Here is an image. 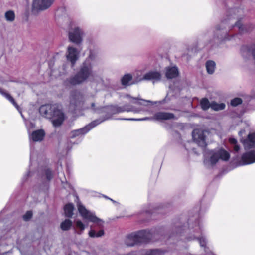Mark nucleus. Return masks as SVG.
Returning <instances> with one entry per match:
<instances>
[{
  "mask_svg": "<svg viewBox=\"0 0 255 255\" xmlns=\"http://www.w3.org/2000/svg\"><path fill=\"white\" fill-rule=\"evenodd\" d=\"M76 199H77V200H78V199H79L78 197H76Z\"/></svg>",
  "mask_w": 255,
  "mask_h": 255,
  "instance_id": "3c124183",
  "label": "nucleus"
},
{
  "mask_svg": "<svg viewBox=\"0 0 255 255\" xmlns=\"http://www.w3.org/2000/svg\"><path fill=\"white\" fill-rule=\"evenodd\" d=\"M154 117L157 120H167L174 119L175 115L171 113L159 112L155 114Z\"/></svg>",
  "mask_w": 255,
  "mask_h": 255,
  "instance_id": "412c9836",
  "label": "nucleus"
},
{
  "mask_svg": "<svg viewBox=\"0 0 255 255\" xmlns=\"http://www.w3.org/2000/svg\"><path fill=\"white\" fill-rule=\"evenodd\" d=\"M245 150H250L255 147V133H251L246 139L242 141Z\"/></svg>",
  "mask_w": 255,
  "mask_h": 255,
  "instance_id": "a211bd4d",
  "label": "nucleus"
},
{
  "mask_svg": "<svg viewBox=\"0 0 255 255\" xmlns=\"http://www.w3.org/2000/svg\"><path fill=\"white\" fill-rule=\"evenodd\" d=\"M165 70V75L168 79L175 78L179 74L178 69L176 66L167 67Z\"/></svg>",
  "mask_w": 255,
  "mask_h": 255,
  "instance_id": "4be33fe9",
  "label": "nucleus"
},
{
  "mask_svg": "<svg viewBox=\"0 0 255 255\" xmlns=\"http://www.w3.org/2000/svg\"><path fill=\"white\" fill-rule=\"evenodd\" d=\"M41 174V178L45 184H46L53 178V172L49 168H45L42 170Z\"/></svg>",
  "mask_w": 255,
  "mask_h": 255,
  "instance_id": "5701e85b",
  "label": "nucleus"
},
{
  "mask_svg": "<svg viewBox=\"0 0 255 255\" xmlns=\"http://www.w3.org/2000/svg\"><path fill=\"white\" fill-rule=\"evenodd\" d=\"M177 223L175 225L176 233H173L168 236L166 242L167 244L174 243V241L178 239H185L187 241L197 240L200 246L204 249V255H214L208 251L206 247L207 239L205 236V230L203 223L198 219V215L188 219V227Z\"/></svg>",
  "mask_w": 255,
  "mask_h": 255,
  "instance_id": "f03ea898",
  "label": "nucleus"
},
{
  "mask_svg": "<svg viewBox=\"0 0 255 255\" xmlns=\"http://www.w3.org/2000/svg\"><path fill=\"white\" fill-rule=\"evenodd\" d=\"M63 69L65 70V68H66V66L65 65H63Z\"/></svg>",
  "mask_w": 255,
  "mask_h": 255,
  "instance_id": "49530a36",
  "label": "nucleus"
},
{
  "mask_svg": "<svg viewBox=\"0 0 255 255\" xmlns=\"http://www.w3.org/2000/svg\"><path fill=\"white\" fill-rule=\"evenodd\" d=\"M207 161V159H206L205 160H204V162H206Z\"/></svg>",
  "mask_w": 255,
  "mask_h": 255,
  "instance_id": "8fccbe9b",
  "label": "nucleus"
},
{
  "mask_svg": "<svg viewBox=\"0 0 255 255\" xmlns=\"http://www.w3.org/2000/svg\"><path fill=\"white\" fill-rule=\"evenodd\" d=\"M30 125H31V126H33V125L32 123H30Z\"/></svg>",
  "mask_w": 255,
  "mask_h": 255,
  "instance_id": "09e8293b",
  "label": "nucleus"
},
{
  "mask_svg": "<svg viewBox=\"0 0 255 255\" xmlns=\"http://www.w3.org/2000/svg\"><path fill=\"white\" fill-rule=\"evenodd\" d=\"M242 103V100L240 98H235L231 101V105L236 107Z\"/></svg>",
  "mask_w": 255,
  "mask_h": 255,
  "instance_id": "c9c22d12",
  "label": "nucleus"
},
{
  "mask_svg": "<svg viewBox=\"0 0 255 255\" xmlns=\"http://www.w3.org/2000/svg\"><path fill=\"white\" fill-rule=\"evenodd\" d=\"M74 209V207L72 203L66 204L64 207V211L65 216L67 217H72L73 214Z\"/></svg>",
  "mask_w": 255,
  "mask_h": 255,
  "instance_id": "a878e982",
  "label": "nucleus"
},
{
  "mask_svg": "<svg viewBox=\"0 0 255 255\" xmlns=\"http://www.w3.org/2000/svg\"><path fill=\"white\" fill-rule=\"evenodd\" d=\"M89 49V55L81 66L79 71L74 75L71 76L64 81V84L65 86L81 84L90 76H93V68L97 62L98 50H92L91 46Z\"/></svg>",
  "mask_w": 255,
  "mask_h": 255,
  "instance_id": "20e7f679",
  "label": "nucleus"
},
{
  "mask_svg": "<svg viewBox=\"0 0 255 255\" xmlns=\"http://www.w3.org/2000/svg\"><path fill=\"white\" fill-rule=\"evenodd\" d=\"M66 58L71 62V67H74L79 58V52L77 48L73 46H69L66 52Z\"/></svg>",
  "mask_w": 255,
  "mask_h": 255,
  "instance_id": "f3484780",
  "label": "nucleus"
},
{
  "mask_svg": "<svg viewBox=\"0 0 255 255\" xmlns=\"http://www.w3.org/2000/svg\"><path fill=\"white\" fill-rule=\"evenodd\" d=\"M170 94V92H168L166 97L162 100L159 101L158 102H154V103H159V104H163L164 103H166L169 102L171 100V98L169 97ZM126 98H128L129 99V101L131 103L135 104L138 105H146L144 103H142L140 101H138L139 100L142 101L143 102H147L153 104V102L149 101V100H145L142 99H139L138 98H134L130 96L129 95H126L125 96Z\"/></svg>",
  "mask_w": 255,
  "mask_h": 255,
  "instance_id": "2eb2a0df",
  "label": "nucleus"
},
{
  "mask_svg": "<svg viewBox=\"0 0 255 255\" xmlns=\"http://www.w3.org/2000/svg\"><path fill=\"white\" fill-rule=\"evenodd\" d=\"M161 232L156 229L142 230L128 235L125 239V244L128 246L143 243H147L150 241L158 240Z\"/></svg>",
  "mask_w": 255,
  "mask_h": 255,
  "instance_id": "39448f33",
  "label": "nucleus"
},
{
  "mask_svg": "<svg viewBox=\"0 0 255 255\" xmlns=\"http://www.w3.org/2000/svg\"><path fill=\"white\" fill-rule=\"evenodd\" d=\"M192 137L195 142L201 147H205L207 145L206 136L204 131L198 129H194L192 132Z\"/></svg>",
  "mask_w": 255,
  "mask_h": 255,
  "instance_id": "4468645a",
  "label": "nucleus"
},
{
  "mask_svg": "<svg viewBox=\"0 0 255 255\" xmlns=\"http://www.w3.org/2000/svg\"><path fill=\"white\" fill-rule=\"evenodd\" d=\"M229 142L230 144V147L233 149L235 153L238 152L240 150V147L235 138L230 137Z\"/></svg>",
  "mask_w": 255,
  "mask_h": 255,
  "instance_id": "cd10ccee",
  "label": "nucleus"
},
{
  "mask_svg": "<svg viewBox=\"0 0 255 255\" xmlns=\"http://www.w3.org/2000/svg\"><path fill=\"white\" fill-rule=\"evenodd\" d=\"M243 13L242 9L240 8H233L230 9L228 12L227 19L222 20L221 23L216 26L214 32V38L219 41L230 40L229 32L233 27H237L240 34L247 31L246 28L240 21Z\"/></svg>",
  "mask_w": 255,
  "mask_h": 255,
  "instance_id": "7ed1b4c3",
  "label": "nucleus"
},
{
  "mask_svg": "<svg viewBox=\"0 0 255 255\" xmlns=\"http://www.w3.org/2000/svg\"><path fill=\"white\" fill-rule=\"evenodd\" d=\"M164 254L163 251L155 249H149L145 252L144 255H161Z\"/></svg>",
  "mask_w": 255,
  "mask_h": 255,
  "instance_id": "7c9ffc66",
  "label": "nucleus"
},
{
  "mask_svg": "<svg viewBox=\"0 0 255 255\" xmlns=\"http://www.w3.org/2000/svg\"><path fill=\"white\" fill-rule=\"evenodd\" d=\"M209 154L210 157L208 161L212 165L216 164L219 159L227 161L230 157L229 152L223 149L216 151L212 150L210 152Z\"/></svg>",
  "mask_w": 255,
  "mask_h": 255,
  "instance_id": "9d476101",
  "label": "nucleus"
},
{
  "mask_svg": "<svg viewBox=\"0 0 255 255\" xmlns=\"http://www.w3.org/2000/svg\"><path fill=\"white\" fill-rule=\"evenodd\" d=\"M163 208L160 207H154L152 209H151L150 208L149 209H146L144 210V212L148 214H151L153 215L154 214H163L164 213L163 212Z\"/></svg>",
  "mask_w": 255,
  "mask_h": 255,
  "instance_id": "c85d7f7f",
  "label": "nucleus"
},
{
  "mask_svg": "<svg viewBox=\"0 0 255 255\" xmlns=\"http://www.w3.org/2000/svg\"><path fill=\"white\" fill-rule=\"evenodd\" d=\"M241 53L245 59H249L252 56L255 63V44L244 45L241 48Z\"/></svg>",
  "mask_w": 255,
  "mask_h": 255,
  "instance_id": "dca6fc26",
  "label": "nucleus"
},
{
  "mask_svg": "<svg viewBox=\"0 0 255 255\" xmlns=\"http://www.w3.org/2000/svg\"><path fill=\"white\" fill-rule=\"evenodd\" d=\"M77 207L79 213L84 219L96 224L100 228V230L97 232L95 230L91 229L88 233L89 236L91 238H99L103 236L104 231L103 229V227L104 222L102 219L96 217L94 212L87 210L80 203L78 204Z\"/></svg>",
  "mask_w": 255,
  "mask_h": 255,
  "instance_id": "0eeeda50",
  "label": "nucleus"
},
{
  "mask_svg": "<svg viewBox=\"0 0 255 255\" xmlns=\"http://www.w3.org/2000/svg\"><path fill=\"white\" fill-rule=\"evenodd\" d=\"M55 0H33L32 9L36 11H44L48 9Z\"/></svg>",
  "mask_w": 255,
  "mask_h": 255,
  "instance_id": "ddd939ff",
  "label": "nucleus"
},
{
  "mask_svg": "<svg viewBox=\"0 0 255 255\" xmlns=\"http://www.w3.org/2000/svg\"><path fill=\"white\" fill-rule=\"evenodd\" d=\"M32 217V212L31 211H28L23 216V219L27 221H29L31 217Z\"/></svg>",
  "mask_w": 255,
  "mask_h": 255,
  "instance_id": "e433bc0d",
  "label": "nucleus"
},
{
  "mask_svg": "<svg viewBox=\"0 0 255 255\" xmlns=\"http://www.w3.org/2000/svg\"><path fill=\"white\" fill-rule=\"evenodd\" d=\"M211 108L215 111H219L223 110L225 108L224 103H217L213 102L211 103Z\"/></svg>",
  "mask_w": 255,
  "mask_h": 255,
  "instance_id": "2f4dec72",
  "label": "nucleus"
},
{
  "mask_svg": "<svg viewBox=\"0 0 255 255\" xmlns=\"http://www.w3.org/2000/svg\"><path fill=\"white\" fill-rule=\"evenodd\" d=\"M45 135V132L43 129H38L29 134V138L34 142H40L43 139Z\"/></svg>",
  "mask_w": 255,
  "mask_h": 255,
  "instance_id": "6ab92c4d",
  "label": "nucleus"
},
{
  "mask_svg": "<svg viewBox=\"0 0 255 255\" xmlns=\"http://www.w3.org/2000/svg\"><path fill=\"white\" fill-rule=\"evenodd\" d=\"M39 113L42 116L51 119L53 126L55 127L60 126L64 119V113L56 104H47L41 106Z\"/></svg>",
  "mask_w": 255,
  "mask_h": 255,
  "instance_id": "423d86ee",
  "label": "nucleus"
},
{
  "mask_svg": "<svg viewBox=\"0 0 255 255\" xmlns=\"http://www.w3.org/2000/svg\"><path fill=\"white\" fill-rule=\"evenodd\" d=\"M0 94H1L3 96L5 97L7 99H8L14 106L20 112L22 118L24 119L23 115L21 113V111H20L19 107L17 105V104L15 102L14 99L11 97V96L4 91L2 89L0 88Z\"/></svg>",
  "mask_w": 255,
  "mask_h": 255,
  "instance_id": "b1692460",
  "label": "nucleus"
},
{
  "mask_svg": "<svg viewBox=\"0 0 255 255\" xmlns=\"http://www.w3.org/2000/svg\"><path fill=\"white\" fill-rule=\"evenodd\" d=\"M4 17L6 21L12 22L15 18V14L14 11L9 10L5 12Z\"/></svg>",
  "mask_w": 255,
  "mask_h": 255,
  "instance_id": "c756f323",
  "label": "nucleus"
},
{
  "mask_svg": "<svg viewBox=\"0 0 255 255\" xmlns=\"http://www.w3.org/2000/svg\"><path fill=\"white\" fill-rule=\"evenodd\" d=\"M88 99V96H85L80 91H71L69 96L68 111L74 114L85 110H91L97 113H105V117L99 119L106 118V120L110 119L111 116L114 114L124 112L138 113L143 111V108L136 107L130 104H125L123 106L110 105L106 107H96L95 102H90Z\"/></svg>",
  "mask_w": 255,
  "mask_h": 255,
  "instance_id": "f257e3e1",
  "label": "nucleus"
},
{
  "mask_svg": "<svg viewBox=\"0 0 255 255\" xmlns=\"http://www.w3.org/2000/svg\"><path fill=\"white\" fill-rule=\"evenodd\" d=\"M76 227L79 229V231H78V234H81L83 231L84 230L85 228V225L80 220H77L76 222Z\"/></svg>",
  "mask_w": 255,
  "mask_h": 255,
  "instance_id": "f704fd0d",
  "label": "nucleus"
},
{
  "mask_svg": "<svg viewBox=\"0 0 255 255\" xmlns=\"http://www.w3.org/2000/svg\"><path fill=\"white\" fill-rule=\"evenodd\" d=\"M161 78V74L159 72L157 71H149V72L146 73L143 78H141L139 79L138 81H140L143 80H159Z\"/></svg>",
  "mask_w": 255,
  "mask_h": 255,
  "instance_id": "aec40b11",
  "label": "nucleus"
},
{
  "mask_svg": "<svg viewBox=\"0 0 255 255\" xmlns=\"http://www.w3.org/2000/svg\"><path fill=\"white\" fill-rule=\"evenodd\" d=\"M244 112H241V113L240 114H239L238 115L239 116L242 115L244 114Z\"/></svg>",
  "mask_w": 255,
  "mask_h": 255,
  "instance_id": "a18cd8bd",
  "label": "nucleus"
},
{
  "mask_svg": "<svg viewBox=\"0 0 255 255\" xmlns=\"http://www.w3.org/2000/svg\"><path fill=\"white\" fill-rule=\"evenodd\" d=\"M206 69L209 74H212L215 71L216 63L213 60H208L205 63Z\"/></svg>",
  "mask_w": 255,
  "mask_h": 255,
  "instance_id": "393cba45",
  "label": "nucleus"
},
{
  "mask_svg": "<svg viewBox=\"0 0 255 255\" xmlns=\"http://www.w3.org/2000/svg\"><path fill=\"white\" fill-rule=\"evenodd\" d=\"M85 33L83 29L73 23H71L68 30L69 40L77 45L80 44L83 41Z\"/></svg>",
  "mask_w": 255,
  "mask_h": 255,
  "instance_id": "1a4fd4ad",
  "label": "nucleus"
},
{
  "mask_svg": "<svg viewBox=\"0 0 255 255\" xmlns=\"http://www.w3.org/2000/svg\"><path fill=\"white\" fill-rule=\"evenodd\" d=\"M33 155H34V151H32L31 149V151H30V166H31V164H32V160H33Z\"/></svg>",
  "mask_w": 255,
  "mask_h": 255,
  "instance_id": "58836bf2",
  "label": "nucleus"
},
{
  "mask_svg": "<svg viewBox=\"0 0 255 255\" xmlns=\"http://www.w3.org/2000/svg\"><path fill=\"white\" fill-rule=\"evenodd\" d=\"M1 232H2L0 230V234H1ZM7 237V236L5 237V235H4L3 237H1L0 238V246H1L2 245V242L3 241V239L6 238Z\"/></svg>",
  "mask_w": 255,
  "mask_h": 255,
  "instance_id": "ea45409f",
  "label": "nucleus"
},
{
  "mask_svg": "<svg viewBox=\"0 0 255 255\" xmlns=\"http://www.w3.org/2000/svg\"><path fill=\"white\" fill-rule=\"evenodd\" d=\"M30 174H31V172H28L26 175L27 176H30Z\"/></svg>",
  "mask_w": 255,
  "mask_h": 255,
  "instance_id": "37998d69",
  "label": "nucleus"
},
{
  "mask_svg": "<svg viewBox=\"0 0 255 255\" xmlns=\"http://www.w3.org/2000/svg\"><path fill=\"white\" fill-rule=\"evenodd\" d=\"M92 86L95 87L96 91L114 89V85L109 79L105 80L100 76H95L94 78Z\"/></svg>",
  "mask_w": 255,
  "mask_h": 255,
  "instance_id": "9b49d317",
  "label": "nucleus"
},
{
  "mask_svg": "<svg viewBox=\"0 0 255 255\" xmlns=\"http://www.w3.org/2000/svg\"><path fill=\"white\" fill-rule=\"evenodd\" d=\"M12 254L11 251H9L8 252H6L4 253H3L0 255H10Z\"/></svg>",
  "mask_w": 255,
  "mask_h": 255,
  "instance_id": "a19ab883",
  "label": "nucleus"
},
{
  "mask_svg": "<svg viewBox=\"0 0 255 255\" xmlns=\"http://www.w3.org/2000/svg\"><path fill=\"white\" fill-rule=\"evenodd\" d=\"M106 118L103 119H96L81 128L72 131L69 135L70 138L71 139H73L77 137V139L76 142H73L70 140L68 142L67 146V151H69L71 149L72 144H78L80 143L83 140V136L85 134L88 133L95 127L106 121Z\"/></svg>",
  "mask_w": 255,
  "mask_h": 255,
  "instance_id": "6e6552de",
  "label": "nucleus"
},
{
  "mask_svg": "<svg viewBox=\"0 0 255 255\" xmlns=\"http://www.w3.org/2000/svg\"><path fill=\"white\" fill-rule=\"evenodd\" d=\"M200 105L203 110L206 111L211 107V104L210 103L208 99L205 98H203L200 101Z\"/></svg>",
  "mask_w": 255,
  "mask_h": 255,
  "instance_id": "72a5a7b5",
  "label": "nucleus"
},
{
  "mask_svg": "<svg viewBox=\"0 0 255 255\" xmlns=\"http://www.w3.org/2000/svg\"><path fill=\"white\" fill-rule=\"evenodd\" d=\"M65 73H66L65 72H63L62 73V74H60V75L64 74H65Z\"/></svg>",
  "mask_w": 255,
  "mask_h": 255,
  "instance_id": "de8ad7c7",
  "label": "nucleus"
},
{
  "mask_svg": "<svg viewBox=\"0 0 255 255\" xmlns=\"http://www.w3.org/2000/svg\"><path fill=\"white\" fill-rule=\"evenodd\" d=\"M120 120H128V121H144L148 119V118H144L141 119H135V118H122L120 119Z\"/></svg>",
  "mask_w": 255,
  "mask_h": 255,
  "instance_id": "4c0bfd02",
  "label": "nucleus"
},
{
  "mask_svg": "<svg viewBox=\"0 0 255 255\" xmlns=\"http://www.w3.org/2000/svg\"><path fill=\"white\" fill-rule=\"evenodd\" d=\"M255 163V149L244 153L238 161L239 166H244Z\"/></svg>",
  "mask_w": 255,
  "mask_h": 255,
  "instance_id": "f8f14e48",
  "label": "nucleus"
},
{
  "mask_svg": "<svg viewBox=\"0 0 255 255\" xmlns=\"http://www.w3.org/2000/svg\"><path fill=\"white\" fill-rule=\"evenodd\" d=\"M103 197L104 198H105L106 199H109V200H110L113 203H116V202L115 201H114V200L111 199L110 198L107 197V196H105V195H103Z\"/></svg>",
  "mask_w": 255,
  "mask_h": 255,
  "instance_id": "79ce46f5",
  "label": "nucleus"
},
{
  "mask_svg": "<svg viewBox=\"0 0 255 255\" xmlns=\"http://www.w3.org/2000/svg\"><path fill=\"white\" fill-rule=\"evenodd\" d=\"M132 78V76L129 74L125 75L121 79V83L122 85L126 86L135 84V82H131Z\"/></svg>",
  "mask_w": 255,
  "mask_h": 255,
  "instance_id": "bb28decb",
  "label": "nucleus"
},
{
  "mask_svg": "<svg viewBox=\"0 0 255 255\" xmlns=\"http://www.w3.org/2000/svg\"><path fill=\"white\" fill-rule=\"evenodd\" d=\"M72 225V221L69 219H66L61 223V228L62 230H68Z\"/></svg>",
  "mask_w": 255,
  "mask_h": 255,
  "instance_id": "473e14b6",
  "label": "nucleus"
},
{
  "mask_svg": "<svg viewBox=\"0 0 255 255\" xmlns=\"http://www.w3.org/2000/svg\"><path fill=\"white\" fill-rule=\"evenodd\" d=\"M203 206L202 205L201 206L200 208V212H201V211L203 209Z\"/></svg>",
  "mask_w": 255,
  "mask_h": 255,
  "instance_id": "c03bdc74",
  "label": "nucleus"
}]
</instances>
